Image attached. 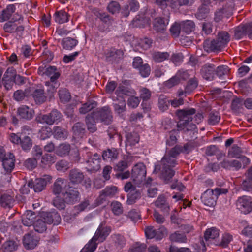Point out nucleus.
Listing matches in <instances>:
<instances>
[{
  "instance_id": "nucleus-12",
  "label": "nucleus",
  "mask_w": 252,
  "mask_h": 252,
  "mask_svg": "<svg viewBox=\"0 0 252 252\" xmlns=\"http://www.w3.org/2000/svg\"><path fill=\"white\" fill-rule=\"evenodd\" d=\"M62 116V114L59 111L54 109L50 113L42 115L40 122L49 125L58 124L60 122Z\"/></svg>"
},
{
  "instance_id": "nucleus-50",
  "label": "nucleus",
  "mask_w": 252,
  "mask_h": 252,
  "mask_svg": "<svg viewBox=\"0 0 252 252\" xmlns=\"http://www.w3.org/2000/svg\"><path fill=\"white\" fill-rule=\"evenodd\" d=\"M243 101L239 98H235L233 99L231 102V108L233 112L239 113L243 109Z\"/></svg>"
},
{
  "instance_id": "nucleus-4",
  "label": "nucleus",
  "mask_w": 252,
  "mask_h": 252,
  "mask_svg": "<svg viewBox=\"0 0 252 252\" xmlns=\"http://www.w3.org/2000/svg\"><path fill=\"white\" fill-rule=\"evenodd\" d=\"M196 110L194 108L189 109L179 110L178 115L180 118V121L177 124V127L180 130L186 129V131L193 130L197 128L196 124L190 121L189 116L195 114Z\"/></svg>"
},
{
  "instance_id": "nucleus-25",
  "label": "nucleus",
  "mask_w": 252,
  "mask_h": 252,
  "mask_svg": "<svg viewBox=\"0 0 252 252\" xmlns=\"http://www.w3.org/2000/svg\"><path fill=\"white\" fill-rule=\"evenodd\" d=\"M36 215L35 213L31 210H27L23 214L22 219V222L24 225L30 226L35 222Z\"/></svg>"
},
{
  "instance_id": "nucleus-60",
  "label": "nucleus",
  "mask_w": 252,
  "mask_h": 252,
  "mask_svg": "<svg viewBox=\"0 0 252 252\" xmlns=\"http://www.w3.org/2000/svg\"><path fill=\"white\" fill-rule=\"evenodd\" d=\"M111 207L114 215L118 216L123 213V208L120 202L117 201H114L111 203Z\"/></svg>"
},
{
  "instance_id": "nucleus-20",
  "label": "nucleus",
  "mask_w": 252,
  "mask_h": 252,
  "mask_svg": "<svg viewBox=\"0 0 252 252\" xmlns=\"http://www.w3.org/2000/svg\"><path fill=\"white\" fill-rule=\"evenodd\" d=\"M39 238L32 234L28 233L24 235L23 243L24 247L28 250L33 249L37 245Z\"/></svg>"
},
{
  "instance_id": "nucleus-34",
  "label": "nucleus",
  "mask_w": 252,
  "mask_h": 252,
  "mask_svg": "<svg viewBox=\"0 0 252 252\" xmlns=\"http://www.w3.org/2000/svg\"><path fill=\"white\" fill-rule=\"evenodd\" d=\"M69 182L68 187H79V170L77 169H73L70 171L69 174Z\"/></svg>"
},
{
  "instance_id": "nucleus-61",
  "label": "nucleus",
  "mask_w": 252,
  "mask_h": 252,
  "mask_svg": "<svg viewBox=\"0 0 252 252\" xmlns=\"http://www.w3.org/2000/svg\"><path fill=\"white\" fill-rule=\"evenodd\" d=\"M195 27L194 23L190 20H188L182 24V29L187 34H189Z\"/></svg>"
},
{
  "instance_id": "nucleus-32",
  "label": "nucleus",
  "mask_w": 252,
  "mask_h": 252,
  "mask_svg": "<svg viewBox=\"0 0 252 252\" xmlns=\"http://www.w3.org/2000/svg\"><path fill=\"white\" fill-rule=\"evenodd\" d=\"M155 206L159 209L164 213L168 214L170 210V207L168 203L166 201L165 197L163 195H160L158 197L155 202Z\"/></svg>"
},
{
  "instance_id": "nucleus-3",
  "label": "nucleus",
  "mask_w": 252,
  "mask_h": 252,
  "mask_svg": "<svg viewBox=\"0 0 252 252\" xmlns=\"http://www.w3.org/2000/svg\"><path fill=\"white\" fill-rule=\"evenodd\" d=\"M111 232V227H102L100 225L93 238L80 251V252H94L96 249L98 244L105 241Z\"/></svg>"
},
{
  "instance_id": "nucleus-35",
  "label": "nucleus",
  "mask_w": 252,
  "mask_h": 252,
  "mask_svg": "<svg viewBox=\"0 0 252 252\" xmlns=\"http://www.w3.org/2000/svg\"><path fill=\"white\" fill-rule=\"evenodd\" d=\"M73 148H71L69 144L66 143H63L60 144L56 150V153L57 155L63 157L68 155L70 152L72 153Z\"/></svg>"
},
{
  "instance_id": "nucleus-58",
  "label": "nucleus",
  "mask_w": 252,
  "mask_h": 252,
  "mask_svg": "<svg viewBox=\"0 0 252 252\" xmlns=\"http://www.w3.org/2000/svg\"><path fill=\"white\" fill-rule=\"evenodd\" d=\"M45 221L42 220H37L33 224L35 231L39 233H43L46 231L47 226Z\"/></svg>"
},
{
  "instance_id": "nucleus-54",
  "label": "nucleus",
  "mask_w": 252,
  "mask_h": 252,
  "mask_svg": "<svg viewBox=\"0 0 252 252\" xmlns=\"http://www.w3.org/2000/svg\"><path fill=\"white\" fill-rule=\"evenodd\" d=\"M209 12V9L207 6L205 4H202L198 8V11L195 14V16L198 19L202 20L207 17V14Z\"/></svg>"
},
{
  "instance_id": "nucleus-8",
  "label": "nucleus",
  "mask_w": 252,
  "mask_h": 252,
  "mask_svg": "<svg viewBox=\"0 0 252 252\" xmlns=\"http://www.w3.org/2000/svg\"><path fill=\"white\" fill-rule=\"evenodd\" d=\"M163 17H157L153 21V27L157 32H164L166 30L170 20V13L165 10L163 13Z\"/></svg>"
},
{
  "instance_id": "nucleus-53",
  "label": "nucleus",
  "mask_w": 252,
  "mask_h": 252,
  "mask_svg": "<svg viewBox=\"0 0 252 252\" xmlns=\"http://www.w3.org/2000/svg\"><path fill=\"white\" fill-rule=\"evenodd\" d=\"M220 120V114L217 111H212L208 116V124L211 126L218 124Z\"/></svg>"
},
{
  "instance_id": "nucleus-27",
  "label": "nucleus",
  "mask_w": 252,
  "mask_h": 252,
  "mask_svg": "<svg viewBox=\"0 0 252 252\" xmlns=\"http://www.w3.org/2000/svg\"><path fill=\"white\" fill-rule=\"evenodd\" d=\"M16 7L14 4H8L0 13V21H6L10 19L15 12Z\"/></svg>"
},
{
  "instance_id": "nucleus-59",
  "label": "nucleus",
  "mask_w": 252,
  "mask_h": 252,
  "mask_svg": "<svg viewBox=\"0 0 252 252\" xmlns=\"http://www.w3.org/2000/svg\"><path fill=\"white\" fill-rule=\"evenodd\" d=\"M107 9L112 14L118 13L120 10V5L116 1H112L108 4Z\"/></svg>"
},
{
  "instance_id": "nucleus-56",
  "label": "nucleus",
  "mask_w": 252,
  "mask_h": 252,
  "mask_svg": "<svg viewBox=\"0 0 252 252\" xmlns=\"http://www.w3.org/2000/svg\"><path fill=\"white\" fill-rule=\"evenodd\" d=\"M17 247L16 243L13 240L7 241L2 246L3 252H12L17 249Z\"/></svg>"
},
{
  "instance_id": "nucleus-31",
  "label": "nucleus",
  "mask_w": 252,
  "mask_h": 252,
  "mask_svg": "<svg viewBox=\"0 0 252 252\" xmlns=\"http://www.w3.org/2000/svg\"><path fill=\"white\" fill-rule=\"evenodd\" d=\"M78 42L76 39L67 37L62 39L61 44L63 49L71 50L77 45Z\"/></svg>"
},
{
  "instance_id": "nucleus-22",
  "label": "nucleus",
  "mask_w": 252,
  "mask_h": 252,
  "mask_svg": "<svg viewBox=\"0 0 252 252\" xmlns=\"http://www.w3.org/2000/svg\"><path fill=\"white\" fill-rule=\"evenodd\" d=\"M47 184V181L44 178H38L35 180L30 181L28 183V186L33 188L35 192H40L43 190Z\"/></svg>"
},
{
  "instance_id": "nucleus-2",
  "label": "nucleus",
  "mask_w": 252,
  "mask_h": 252,
  "mask_svg": "<svg viewBox=\"0 0 252 252\" xmlns=\"http://www.w3.org/2000/svg\"><path fill=\"white\" fill-rule=\"evenodd\" d=\"M112 119L110 107L105 106L97 108L95 111L88 114L86 117L85 122L88 130L91 132H94L96 129V123L102 122L108 125L112 122Z\"/></svg>"
},
{
  "instance_id": "nucleus-62",
  "label": "nucleus",
  "mask_w": 252,
  "mask_h": 252,
  "mask_svg": "<svg viewBox=\"0 0 252 252\" xmlns=\"http://www.w3.org/2000/svg\"><path fill=\"white\" fill-rule=\"evenodd\" d=\"M240 189L242 190L247 192H252V180L245 179L240 185Z\"/></svg>"
},
{
  "instance_id": "nucleus-43",
  "label": "nucleus",
  "mask_w": 252,
  "mask_h": 252,
  "mask_svg": "<svg viewBox=\"0 0 252 252\" xmlns=\"http://www.w3.org/2000/svg\"><path fill=\"white\" fill-rule=\"evenodd\" d=\"M126 145H135L136 143H138L139 141V137L138 134L135 132L126 133Z\"/></svg>"
},
{
  "instance_id": "nucleus-26",
  "label": "nucleus",
  "mask_w": 252,
  "mask_h": 252,
  "mask_svg": "<svg viewBox=\"0 0 252 252\" xmlns=\"http://www.w3.org/2000/svg\"><path fill=\"white\" fill-rule=\"evenodd\" d=\"M187 73L185 71L179 70L175 76L169 79L167 82V85L171 87L179 84L181 80H184L187 77Z\"/></svg>"
},
{
  "instance_id": "nucleus-9",
  "label": "nucleus",
  "mask_w": 252,
  "mask_h": 252,
  "mask_svg": "<svg viewBox=\"0 0 252 252\" xmlns=\"http://www.w3.org/2000/svg\"><path fill=\"white\" fill-rule=\"evenodd\" d=\"M236 205L242 213L249 214L252 212V198L247 195L240 196L236 201Z\"/></svg>"
},
{
  "instance_id": "nucleus-52",
  "label": "nucleus",
  "mask_w": 252,
  "mask_h": 252,
  "mask_svg": "<svg viewBox=\"0 0 252 252\" xmlns=\"http://www.w3.org/2000/svg\"><path fill=\"white\" fill-rule=\"evenodd\" d=\"M58 94L61 101L63 103L68 102L71 98L70 93L65 88L60 89L58 91Z\"/></svg>"
},
{
  "instance_id": "nucleus-30",
  "label": "nucleus",
  "mask_w": 252,
  "mask_h": 252,
  "mask_svg": "<svg viewBox=\"0 0 252 252\" xmlns=\"http://www.w3.org/2000/svg\"><path fill=\"white\" fill-rule=\"evenodd\" d=\"M179 129H173L169 131L166 136V145L168 146H172L177 142L179 137Z\"/></svg>"
},
{
  "instance_id": "nucleus-46",
  "label": "nucleus",
  "mask_w": 252,
  "mask_h": 252,
  "mask_svg": "<svg viewBox=\"0 0 252 252\" xmlns=\"http://www.w3.org/2000/svg\"><path fill=\"white\" fill-rule=\"evenodd\" d=\"M220 230L216 227H211L207 229L204 233V239L207 241L209 239H214L219 236Z\"/></svg>"
},
{
  "instance_id": "nucleus-55",
  "label": "nucleus",
  "mask_w": 252,
  "mask_h": 252,
  "mask_svg": "<svg viewBox=\"0 0 252 252\" xmlns=\"http://www.w3.org/2000/svg\"><path fill=\"white\" fill-rule=\"evenodd\" d=\"M198 84V80L196 78L194 77L190 79L185 87V93L189 94L192 92L196 88Z\"/></svg>"
},
{
  "instance_id": "nucleus-1",
  "label": "nucleus",
  "mask_w": 252,
  "mask_h": 252,
  "mask_svg": "<svg viewBox=\"0 0 252 252\" xmlns=\"http://www.w3.org/2000/svg\"><path fill=\"white\" fill-rule=\"evenodd\" d=\"M181 153L180 145H176L155 164L154 172L158 173L164 182L170 181L175 174L174 168L178 164L177 158Z\"/></svg>"
},
{
  "instance_id": "nucleus-42",
  "label": "nucleus",
  "mask_w": 252,
  "mask_h": 252,
  "mask_svg": "<svg viewBox=\"0 0 252 252\" xmlns=\"http://www.w3.org/2000/svg\"><path fill=\"white\" fill-rule=\"evenodd\" d=\"M45 85L47 87L46 92L45 93L46 96H47V99L51 101L54 98V94L56 92L57 85L51 84L50 82H46Z\"/></svg>"
},
{
  "instance_id": "nucleus-44",
  "label": "nucleus",
  "mask_w": 252,
  "mask_h": 252,
  "mask_svg": "<svg viewBox=\"0 0 252 252\" xmlns=\"http://www.w3.org/2000/svg\"><path fill=\"white\" fill-rule=\"evenodd\" d=\"M66 183L65 179L61 178H58L54 184L53 193L56 195H59L62 192L63 187L65 186Z\"/></svg>"
},
{
  "instance_id": "nucleus-48",
  "label": "nucleus",
  "mask_w": 252,
  "mask_h": 252,
  "mask_svg": "<svg viewBox=\"0 0 252 252\" xmlns=\"http://www.w3.org/2000/svg\"><path fill=\"white\" fill-rule=\"evenodd\" d=\"M97 106V103L94 100L89 101L82 105L80 108V113L86 114Z\"/></svg>"
},
{
  "instance_id": "nucleus-10",
  "label": "nucleus",
  "mask_w": 252,
  "mask_h": 252,
  "mask_svg": "<svg viewBox=\"0 0 252 252\" xmlns=\"http://www.w3.org/2000/svg\"><path fill=\"white\" fill-rule=\"evenodd\" d=\"M146 175V166L143 163H138L132 169L131 177L133 181L138 183L145 179Z\"/></svg>"
},
{
  "instance_id": "nucleus-14",
  "label": "nucleus",
  "mask_w": 252,
  "mask_h": 252,
  "mask_svg": "<svg viewBox=\"0 0 252 252\" xmlns=\"http://www.w3.org/2000/svg\"><path fill=\"white\" fill-rule=\"evenodd\" d=\"M231 15V8L225 5L222 8L217 9L214 12V21L216 23H219L225 18H229Z\"/></svg>"
},
{
  "instance_id": "nucleus-63",
  "label": "nucleus",
  "mask_w": 252,
  "mask_h": 252,
  "mask_svg": "<svg viewBox=\"0 0 252 252\" xmlns=\"http://www.w3.org/2000/svg\"><path fill=\"white\" fill-rule=\"evenodd\" d=\"M65 203L64 198H61L59 196H57L53 201V205L59 210L65 208Z\"/></svg>"
},
{
  "instance_id": "nucleus-45",
  "label": "nucleus",
  "mask_w": 252,
  "mask_h": 252,
  "mask_svg": "<svg viewBox=\"0 0 252 252\" xmlns=\"http://www.w3.org/2000/svg\"><path fill=\"white\" fill-rule=\"evenodd\" d=\"M217 38L226 48L230 41V36L228 32L222 31L218 32Z\"/></svg>"
},
{
  "instance_id": "nucleus-29",
  "label": "nucleus",
  "mask_w": 252,
  "mask_h": 252,
  "mask_svg": "<svg viewBox=\"0 0 252 252\" xmlns=\"http://www.w3.org/2000/svg\"><path fill=\"white\" fill-rule=\"evenodd\" d=\"M114 111L119 116H123L126 111V103L123 98L118 99L113 103Z\"/></svg>"
},
{
  "instance_id": "nucleus-24",
  "label": "nucleus",
  "mask_w": 252,
  "mask_h": 252,
  "mask_svg": "<svg viewBox=\"0 0 252 252\" xmlns=\"http://www.w3.org/2000/svg\"><path fill=\"white\" fill-rule=\"evenodd\" d=\"M115 94L119 97L123 98V96H132L136 94V92L131 87L120 85L115 91Z\"/></svg>"
},
{
  "instance_id": "nucleus-13",
  "label": "nucleus",
  "mask_w": 252,
  "mask_h": 252,
  "mask_svg": "<svg viewBox=\"0 0 252 252\" xmlns=\"http://www.w3.org/2000/svg\"><path fill=\"white\" fill-rule=\"evenodd\" d=\"M101 161V156L97 153H95L87 161L88 166L86 167L87 170L91 172H97L100 169Z\"/></svg>"
},
{
  "instance_id": "nucleus-16",
  "label": "nucleus",
  "mask_w": 252,
  "mask_h": 252,
  "mask_svg": "<svg viewBox=\"0 0 252 252\" xmlns=\"http://www.w3.org/2000/svg\"><path fill=\"white\" fill-rule=\"evenodd\" d=\"M201 74L205 80H213L215 76V65L211 63L203 65L201 69Z\"/></svg>"
},
{
  "instance_id": "nucleus-47",
  "label": "nucleus",
  "mask_w": 252,
  "mask_h": 252,
  "mask_svg": "<svg viewBox=\"0 0 252 252\" xmlns=\"http://www.w3.org/2000/svg\"><path fill=\"white\" fill-rule=\"evenodd\" d=\"M229 68L225 65H221L215 68V75L220 79H223L224 76L227 75L229 72Z\"/></svg>"
},
{
  "instance_id": "nucleus-18",
  "label": "nucleus",
  "mask_w": 252,
  "mask_h": 252,
  "mask_svg": "<svg viewBox=\"0 0 252 252\" xmlns=\"http://www.w3.org/2000/svg\"><path fill=\"white\" fill-rule=\"evenodd\" d=\"M123 54L124 53L121 50L111 49L105 53L106 60L112 63H117L123 58Z\"/></svg>"
},
{
  "instance_id": "nucleus-11",
  "label": "nucleus",
  "mask_w": 252,
  "mask_h": 252,
  "mask_svg": "<svg viewBox=\"0 0 252 252\" xmlns=\"http://www.w3.org/2000/svg\"><path fill=\"white\" fill-rule=\"evenodd\" d=\"M203 47L208 53L220 52L225 48L217 38L213 40H205L203 42Z\"/></svg>"
},
{
  "instance_id": "nucleus-28",
  "label": "nucleus",
  "mask_w": 252,
  "mask_h": 252,
  "mask_svg": "<svg viewBox=\"0 0 252 252\" xmlns=\"http://www.w3.org/2000/svg\"><path fill=\"white\" fill-rule=\"evenodd\" d=\"M17 113L21 118L31 120L33 117L34 111L26 105H22L18 109Z\"/></svg>"
},
{
  "instance_id": "nucleus-5",
  "label": "nucleus",
  "mask_w": 252,
  "mask_h": 252,
  "mask_svg": "<svg viewBox=\"0 0 252 252\" xmlns=\"http://www.w3.org/2000/svg\"><path fill=\"white\" fill-rule=\"evenodd\" d=\"M227 192V189L222 188H217L214 190L208 189L202 194L201 199L205 205L213 207L216 204L218 196Z\"/></svg>"
},
{
  "instance_id": "nucleus-39",
  "label": "nucleus",
  "mask_w": 252,
  "mask_h": 252,
  "mask_svg": "<svg viewBox=\"0 0 252 252\" xmlns=\"http://www.w3.org/2000/svg\"><path fill=\"white\" fill-rule=\"evenodd\" d=\"M53 135L56 139L63 140L66 138L68 132L64 128L56 126L53 128Z\"/></svg>"
},
{
  "instance_id": "nucleus-38",
  "label": "nucleus",
  "mask_w": 252,
  "mask_h": 252,
  "mask_svg": "<svg viewBox=\"0 0 252 252\" xmlns=\"http://www.w3.org/2000/svg\"><path fill=\"white\" fill-rule=\"evenodd\" d=\"M169 53L167 52L155 51L152 54V58L156 63H161L168 60Z\"/></svg>"
},
{
  "instance_id": "nucleus-51",
  "label": "nucleus",
  "mask_w": 252,
  "mask_h": 252,
  "mask_svg": "<svg viewBox=\"0 0 252 252\" xmlns=\"http://www.w3.org/2000/svg\"><path fill=\"white\" fill-rule=\"evenodd\" d=\"M145 22L144 15H137L131 21L130 25L132 27L143 28L145 26Z\"/></svg>"
},
{
  "instance_id": "nucleus-37",
  "label": "nucleus",
  "mask_w": 252,
  "mask_h": 252,
  "mask_svg": "<svg viewBox=\"0 0 252 252\" xmlns=\"http://www.w3.org/2000/svg\"><path fill=\"white\" fill-rule=\"evenodd\" d=\"M170 240L173 242L179 243H186L187 238L185 232L176 231L170 235Z\"/></svg>"
},
{
  "instance_id": "nucleus-40",
  "label": "nucleus",
  "mask_w": 252,
  "mask_h": 252,
  "mask_svg": "<svg viewBox=\"0 0 252 252\" xmlns=\"http://www.w3.org/2000/svg\"><path fill=\"white\" fill-rule=\"evenodd\" d=\"M117 188L115 186H108L102 190L101 194L100 195L98 200H102L104 199L105 196L112 197L114 196L117 192Z\"/></svg>"
},
{
  "instance_id": "nucleus-33",
  "label": "nucleus",
  "mask_w": 252,
  "mask_h": 252,
  "mask_svg": "<svg viewBox=\"0 0 252 252\" xmlns=\"http://www.w3.org/2000/svg\"><path fill=\"white\" fill-rule=\"evenodd\" d=\"M53 17L55 21L59 24L66 23L69 20L68 14L63 10L56 11L54 13Z\"/></svg>"
},
{
  "instance_id": "nucleus-17",
  "label": "nucleus",
  "mask_w": 252,
  "mask_h": 252,
  "mask_svg": "<svg viewBox=\"0 0 252 252\" xmlns=\"http://www.w3.org/2000/svg\"><path fill=\"white\" fill-rule=\"evenodd\" d=\"M220 165L222 168L228 170L237 171L242 168L241 162L236 159H224Z\"/></svg>"
},
{
  "instance_id": "nucleus-49",
  "label": "nucleus",
  "mask_w": 252,
  "mask_h": 252,
  "mask_svg": "<svg viewBox=\"0 0 252 252\" xmlns=\"http://www.w3.org/2000/svg\"><path fill=\"white\" fill-rule=\"evenodd\" d=\"M241 148L237 145H233L228 152V155L231 158H240L242 156Z\"/></svg>"
},
{
  "instance_id": "nucleus-57",
  "label": "nucleus",
  "mask_w": 252,
  "mask_h": 252,
  "mask_svg": "<svg viewBox=\"0 0 252 252\" xmlns=\"http://www.w3.org/2000/svg\"><path fill=\"white\" fill-rule=\"evenodd\" d=\"M22 148L25 151H29L32 147V143L31 138L27 136L23 137L20 142Z\"/></svg>"
},
{
  "instance_id": "nucleus-41",
  "label": "nucleus",
  "mask_w": 252,
  "mask_h": 252,
  "mask_svg": "<svg viewBox=\"0 0 252 252\" xmlns=\"http://www.w3.org/2000/svg\"><path fill=\"white\" fill-rule=\"evenodd\" d=\"M14 199L8 194H2L0 197V205L3 208H11L13 206Z\"/></svg>"
},
{
  "instance_id": "nucleus-23",
  "label": "nucleus",
  "mask_w": 252,
  "mask_h": 252,
  "mask_svg": "<svg viewBox=\"0 0 252 252\" xmlns=\"http://www.w3.org/2000/svg\"><path fill=\"white\" fill-rule=\"evenodd\" d=\"M44 219L47 223L54 225H58L61 220L60 214L55 211L46 212Z\"/></svg>"
},
{
  "instance_id": "nucleus-7",
  "label": "nucleus",
  "mask_w": 252,
  "mask_h": 252,
  "mask_svg": "<svg viewBox=\"0 0 252 252\" xmlns=\"http://www.w3.org/2000/svg\"><path fill=\"white\" fill-rule=\"evenodd\" d=\"M94 13L101 22V24L98 26V30L101 32H109L112 25L113 18L107 13L100 11L98 9L94 10Z\"/></svg>"
},
{
  "instance_id": "nucleus-19",
  "label": "nucleus",
  "mask_w": 252,
  "mask_h": 252,
  "mask_svg": "<svg viewBox=\"0 0 252 252\" xmlns=\"http://www.w3.org/2000/svg\"><path fill=\"white\" fill-rule=\"evenodd\" d=\"M79 194L78 188L69 187L68 190L63 193V198H64L67 204H73L77 200Z\"/></svg>"
},
{
  "instance_id": "nucleus-15",
  "label": "nucleus",
  "mask_w": 252,
  "mask_h": 252,
  "mask_svg": "<svg viewBox=\"0 0 252 252\" xmlns=\"http://www.w3.org/2000/svg\"><path fill=\"white\" fill-rule=\"evenodd\" d=\"M15 76L16 71L13 69L8 68L4 73L2 82L6 90H9L12 88Z\"/></svg>"
},
{
  "instance_id": "nucleus-6",
  "label": "nucleus",
  "mask_w": 252,
  "mask_h": 252,
  "mask_svg": "<svg viewBox=\"0 0 252 252\" xmlns=\"http://www.w3.org/2000/svg\"><path fill=\"white\" fill-rule=\"evenodd\" d=\"M0 161L3 169L2 173H10L15 167V157L13 153H6L3 148H0Z\"/></svg>"
},
{
  "instance_id": "nucleus-21",
  "label": "nucleus",
  "mask_w": 252,
  "mask_h": 252,
  "mask_svg": "<svg viewBox=\"0 0 252 252\" xmlns=\"http://www.w3.org/2000/svg\"><path fill=\"white\" fill-rule=\"evenodd\" d=\"M119 153V150L116 148H108L102 152L101 157L105 161L113 162L118 158Z\"/></svg>"
},
{
  "instance_id": "nucleus-36",
  "label": "nucleus",
  "mask_w": 252,
  "mask_h": 252,
  "mask_svg": "<svg viewBox=\"0 0 252 252\" xmlns=\"http://www.w3.org/2000/svg\"><path fill=\"white\" fill-rule=\"evenodd\" d=\"M32 96L36 103L42 104L47 100L44 90L42 89L35 90Z\"/></svg>"
},
{
  "instance_id": "nucleus-64",
  "label": "nucleus",
  "mask_w": 252,
  "mask_h": 252,
  "mask_svg": "<svg viewBox=\"0 0 252 252\" xmlns=\"http://www.w3.org/2000/svg\"><path fill=\"white\" fill-rule=\"evenodd\" d=\"M233 240V236L228 233H225L222 237V239L220 243V246L223 248H227L229 243Z\"/></svg>"
}]
</instances>
